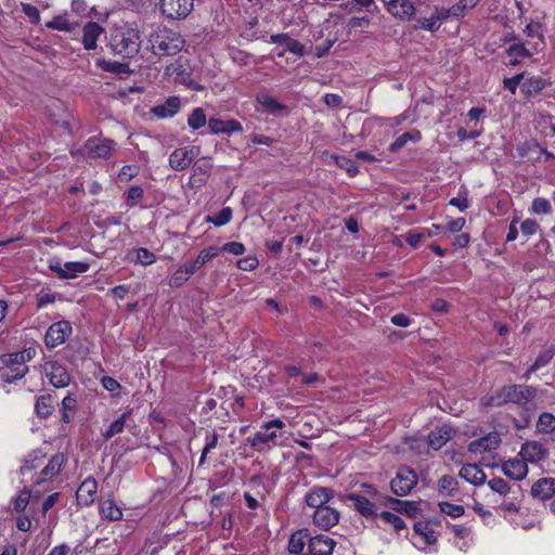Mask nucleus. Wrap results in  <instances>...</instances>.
<instances>
[{
  "instance_id": "3",
  "label": "nucleus",
  "mask_w": 555,
  "mask_h": 555,
  "mask_svg": "<svg viewBox=\"0 0 555 555\" xmlns=\"http://www.w3.org/2000/svg\"><path fill=\"white\" fill-rule=\"evenodd\" d=\"M139 31L130 27H120L113 31L111 36V47L115 53L131 57L139 52L140 49Z\"/></svg>"
},
{
  "instance_id": "39",
  "label": "nucleus",
  "mask_w": 555,
  "mask_h": 555,
  "mask_svg": "<svg viewBox=\"0 0 555 555\" xmlns=\"http://www.w3.org/2000/svg\"><path fill=\"white\" fill-rule=\"evenodd\" d=\"M459 491V481L455 477L444 475L438 480V492L443 496H454Z\"/></svg>"
},
{
  "instance_id": "17",
  "label": "nucleus",
  "mask_w": 555,
  "mask_h": 555,
  "mask_svg": "<svg viewBox=\"0 0 555 555\" xmlns=\"http://www.w3.org/2000/svg\"><path fill=\"white\" fill-rule=\"evenodd\" d=\"M98 482L93 477L86 478L76 492V499L79 505L90 506L95 501Z\"/></svg>"
},
{
  "instance_id": "15",
  "label": "nucleus",
  "mask_w": 555,
  "mask_h": 555,
  "mask_svg": "<svg viewBox=\"0 0 555 555\" xmlns=\"http://www.w3.org/2000/svg\"><path fill=\"white\" fill-rule=\"evenodd\" d=\"M449 17H451V14L448 9L435 7L429 17L417 18L416 27L423 30L435 33L440 28L442 21Z\"/></svg>"
},
{
  "instance_id": "11",
  "label": "nucleus",
  "mask_w": 555,
  "mask_h": 555,
  "mask_svg": "<svg viewBox=\"0 0 555 555\" xmlns=\"http://www.w3.org/2000/svg\"><path fill=\"white\" fill-rule=\"evenodd\" d=\"M72 334V325L67 321H59L53 323L47 331L44 341L48 348H55L69 337Z\"/></svg>"
},
{
  "instance_id": "13",
  "label": "nucleus",
  "mask_w": 555,
  "mask_h": 555,
  "mask_svg": "<svg viewBox=\"0 0 555 555\" xmlns=\"http://www.w3.org/2000/svg\"><path fill=\"white\" fill-rule=\"evenodd\" d=\"M160 9L169 18L185 17L193 9V0H160Z\"/></svg>"
},
{
  "instance_id": "40",
  "label": "nucleus",
  "mask_w": 555,
  "mask_h": 555,
  "mask_svg": "<svg viewBox=\"0 0 555 555\" xmlns=\"http://www.w3.org/2000/svg\"><path fill=\"white\" fill-rule=\"evenodd\" d=\"M309 534L307 530H299L293 533L288 541V551L292 554H300L307 541H309Z\"/></svg>"
},
{
  "instance_id": "54",
  "label": "nucleus",
  "mask_w": 555,
  "mask_h": 555,
  "mask_svg": "<svg viewBox=\"0 0 555 555\" xmlns=\"http://www.w3.org/2000/svg\"><path fill=\"white\" fill-rule=\"evenodd\" d=\"M555 354V349L553 347H548L541 351L539 356L537 357L535 361L531 365V371H538L541 367H544L550 363V361L553 359Z\"/></svg>"
},
{
  "instance_id": "36",
  "label": "nucleus",
  "mask_w": 555,
  "mask_h": 555,
  "mask_svg": "<svg viewBox=\"0 0 555 555\" xmlns=\"http://www.w3.org/2000/svg\"><path fill=\"white\" fill-rule=\"evenodd\" d=\"M220 253V248L217 246H208L199 251L196 259L191 262H186L193 273H196L205 263L216 258Z\"/></svg>"
},
{
  "instance_id": "14",
  "label": "nucleus",
  "mask_w": 555,
  "mask_h": 555,
  "mask_svg": "<svg viewBox=\"0 0 555 555\" xmlns=\"http://www.w3.org/2000/svg\"><path fill=\"white\" fill-rule=\"evenodd\" d=\"M165 76L184 85H191V72L186 60L178 59L165 68Z\"/></svg>"
},
{
  "instance_id": "59",
  "label": "nucleus",
  "mask_w": 555,
  "mask_h": 555,
  "mask_svg": "<svg viewBox=\"0 0 555 555\" xmlns=\"http://www.w3.org/2000/svg\"><path fill=\"white\" fill-rule=\"evenodd\" d=\"M488 486L492 491H494L501 495H506L511 491L509 485L504 479H502L500 477L490 479L488 481Z\"/></svg>"
},
{
  "instance_id": "60",
  "label": "nucleus",
  "mask_w": 555,
  "mask_h": 555,
  "mask_svg": "<svg viewBox=\"0 0 555 555\" xmlns=\"http://www.w3.org/2000/svg\"><path fill=\"white\" fill-rule=\"evenodd\" d=\"M144 191L139 185H132L127 193L126 203L129 207L134 206L140 199H142Z\"/></svg>"
},
{
  "instance_id": "35",
  "label": "nucleus",
  "mask_w": 555,
  "mask_h": 555,
  "mask_svg": "<svg viewBox=\"0 0 555 555\" xmlns=\"http://www.w3.org/2000/svg\"><path fill=\"white\" fill-rule=\"evenodd\" d=\"M546 86V80L541 78V77H535V76H531V77H527L522 79V82H521V92L526 95V96H537L538 94H540L542 92V90L545 88Z\"/></svg>"
},
{
  "instance_id": "23",
  "label": "nucleus",
  "mask_w": 555,
  "mask_h": 555,
  "mask_svg": "<svg viewBox=\"0 0 555 555\" xmlns=\"http://www.w3.org/2000/svg\"><path fill=\"white\" fill-rule=\"evenodd\" d=\"M502 470L511 479L522 480L528 474V466L522 459H512L502 465Z\"/></svg>"
},
{
  "instance_id": "62",
  "label": "nucleus",
  "mask_w": 555,
  "mask_h": 555,
  "mask_svg": "<svg viewBox=\"0 0 555 555\" xmlns=\"http://www.w3.org/2000/svg\"><path fill=\"white\" fill-rule=\"evenodd\" d=\"M221 250L234 256H241L245 253L246 248L241 242H228L222 247H220V251Z\"/></svg>"
},
{
  "instance_id": "27",
  "label": "nucleus",
  "mask_w": 555,
  "mask_h": 555,
  "mask_svg": "<svg viewBox=\"0 0 555 555\" xmlns=\"http://www.w3.org/2000/svg\"><path fill=\"white\" fill-rule=\"evenodd\" d=\"M519 455L526 463H534L545 456V449L538 441H527L522 444Z\"/></svg>"
},
{
  "instance_id": "48",
  "label": "nucleus",
  "mask_w": 555,
  "mask_h": 555,
  "mask_svg": "<svg viewBox=\"0 0 555 555\" xmlns=\"http://www.w3.org/2000/svg\"><path fill=\"white\" fill-rule=\"evenodd\" d=\"M36 413L40 417H48L53 412V400L51 396H41L38 398L36 405Z\"/></svg>"
},
{
  "instance_id": "52",
  "label": "nucleus",
  "mask_w": 555,
  "mask_h": 555,
  "mask_svg": "<svg viewBox=\"0 0 555 555\" xmlns=\"http://www.w3.org/2000/svg\"><path fill=\"white\" fill-rule=\"evenodd\" d=\"M232 215V209L230 207H224L216 216H208L206 218V222L214 223L216 227H222L231 221Z\"/></svg>"
},
{
  "instance_id": "61",
  "label": "nucleus",
  "mask_w": 555,
  "mask_h": 555,
  "mask_svg": "<svg viewBox=\"0 0 555 555\" xmlns=\"http://www.w3.org/2000/svg\"><path fill=\"white\" fill-rule=\"evenodd\" d=\"M22 11L28 17L30 23L38 24L40 22V13L35 5L30 3H22Z\"/></svg>"
},
{
  "instance_id": "51",
  "label": "nucleus",
  "mask_w": 555,
  "mask_h": 555,
  "mask_svg": "<svg viewBox=\"0 0 555 555\" xmlns=\"http://www.w3.org/2000/svg\"><path fill=\"white\" fill-rule=\"evenodd\" d=\"M507 55L509 63L516 65L520 59L529 56L530 53L522 43H514L508 48Z\"/></svg>"
},
{
  "instance_id": "46",
  "label": "nucleus",
  "mask_w": 555,
  "mask_h": 555,
  "mask_svg": "<svg viewBox=\"0 0 555 555\" xmlns=\"http://www.w3.org/2000/svg\"><path fill=\"white\" fill-rule=\"evenodd\" d=\"M537 430L542 434H551L555 430V416L543 412L537 422Z\"/></svg>"
},
{
  "instance_id": "4",
  "label": "nucleus",
  "mask_w": 555,
  "mask_h": 555,
  "mask_svg": "<svg viewBox=\"0 0 555 555\" xmlns=\"http://www.w3.org/2000/svg\"><path fill=\"white\" fill-rule=\"evenodd\" d=\"M33 349L5 356L4 366L0 369V375L7 383L22 378L27 372L26 362L33 358Z\"/></svg>"
},
{
  "instance_id": "20",
  "label": "nucleus",
  "mask_w": 555,
  "mask_h": 555,
  "mask_svg": "<svg viewBox=\"0 0 555 555\" xmlns=\"http://www.w3.org/2000/svg\"><path fill=\"white\" fill-rule=\"evenodd\" d=\"M378 503L380 506L389 507L392 511H396L398 513L405 514L409 516H413L417 512V506H416L415 502L395 499L390 495L380 496V500H378Z\"/></svg>"
},
{
  "instance_id": "5",
  "label": "nucleus",
  "mask_w": 555,
  "mask_h": 555,
  "mask_svg": "<svg viewBox=\"0 0 555 555\" xmlns=\"http://www.w3.org/2000/svg\"><path fill=\"white\" fill-rule=\"evenodd\" d=\"M284 427L285 423L281 418L266 422L254 436L247 438V442L258 451H262L264 448H272L276 446V439L280 436L278 429Z\"/></svg>"
},
{
  "instance_id": "63",
  "label": "nucleus",
  "mask_w": 555,
  "mask_h": 555,
  "mask_svg": "<svg viewBox=\"0 0 555 555\" xmlns=\"http://www.w3.org/2000/svg\"><path fill=\"white\" fill-rule=\"evenodd\" d=\"M539 229V224L533 219H526L520 224V230L522 235L525 236H531L533 235Z\"/></svg>"
},
{
  "instance_id": "31",
  "label": "nucleus",
  "mask_w": 555,
  "mask_h": 555,
  "mask_svg": "<svg viewBox=\"0 0 555 555\" xmlns=\"http://www.w3.org/2000/svg\"><path fill=\"white\" fill-rule=\"evenodd\" d=\"M533 498L547 500L555 494V478H542L531 487Z\"/></svg>"
},
{
  "instance_id": "49",
  "label": "nucleus",
  "mask_w": 555,
  "mask_h": 555,
  "mask_svg": "<svg viewBox=\"0 0 555 555\" xmlns=\"http://www.w3.org/2000/svg\"><path fill=\"white\" fill-rule=\"evenodd\" d=\"M331 162L346 170L350 177H354L358 173L357 165L349 158L339 155H330Z\"/></svg>"
},
{
  "instance_id": "1",
  "label": "nucleus",
  "mask_w": 555,
  "mask_h": 555,
  "mask_svg": "<svg viewBox=\"0 0 555 555\" xmlns=\"http://www.w3.org/2000/svg\"><path fill=\"white\" fill-rule=\"evenodd\" d=\"M146 33L149 49L155 55H176L184 47L181 35L163 25H150L143 28Z\"/></svg>"
},
{
  "instance_id": "8",
  "label": "nucleus",
  "mask_w": 555,
  "mask_h": 555,
  "mask_svg": "<svg viewBox=\"0 0 555 555\" xmlns=\"http://www.w3.org/2000/svg\"><path fill=\"white\" fill-rule=\"evenodd\" d=\"M417 475L410 467L402 466L397 470L395 478L390 482L391 491L398 496H404L417 483Z\"/></svg>"
},
{
  "instance_id": "21",
  "label": "nucleus",
  "mask_w": 555,
  "mask_h": 555,
  "mask_svg": "<svg viewBox=\"0 0 555 555\" xmlns=\"http://www.w3.org/2000/svg\"><path fill=\"white\" fill-rule=\"evenodd\" d=\"M336 542L325 534L309 539L308 547L311 555H332Z\"/></svg>"
},
{
  "instance_id": "25",
  "label": "nucleus",
  "mask_w": 555,
  "mask_h": 555,
  "mask_svg": "<svg viewBox=\"0 0 555 555\" xmlns=\"http://www.w3.org/2000/svg\"><path fill=\"white\" fill-rule=\"evenodd\" d=\"M376 526L386 530L388 527H391L396 532H400L405 529V522L402 518L397 516L396 514L387 511H383L377 513L375 517Z\"/></svg>"
},
{
  "instance_id": "32",
  "label": "nucleus",
  "mask_w": 555,
  "mask_h": 555,
  "mask_svg": "<svg viewBox=\"0 0 555 555\" xmlns=\"http://www.w3.org/2000/svg\"><path fill=\"white\" fill-rule=\"evenodd\" d=\"M331 499L330 490L326 488H315L306 495V503L317 509L326 506Z\"/></svg>"
},
{
  "instance_id": "24",
  "label": "nucleus",
  "mask_w": 555,
  "mask_h": 555,
  "mask_svg": "<svg viewBox=\"0 0 555 555\" xmlns=\"http://www.w3.org/2000/svg\"><path fill=\"white\" fill-rule=\"evenodd\" d=\"M454 435V430L449 425H442L428 435V444L434 450L441 449Z\"/></svg>"
},
{
  "instance_id": "28",
  "label": "nucleus",
  "mask_w": 555,
  "mask_h": 555,
  "mask_svg": "<svg viewBox=\"0 0 555 555\" xmlns=\"http://www.w3.org/2000/svg\"><path fill=\"white\" fill-rule=\"evenodd\" d=\"M208 127L210 132L214 134L238 132L243 129L242 125L237 120H222L220 118H210L208 120Z\"/></svg>"
},
{
  "instance_id": "34",
  "label": "nucleus",
  "mask_w": 555,
  "mask_h": 555,
  "mask_svg": "<svg viewBox=\"0 0 555 555\" xmlns=\"http://www.w3.org/2000/svg\"><path fill=\"white\" fill-rule=\"evenodd\" d=\"M100 513L105 519L111 521L120 520L124 516L121 508L111 498L100 501Z\"/></svg>"
},
{
  "instance_id": "33",
  "label": "nucleus",
  "mask_w": 555,
  "mask_h": 555,
  "mask_svg": "<svg viewBox=\"0 0 555 555\" xmlns=\"http://www.w3.org/2000/svg\"><path fill=\"white\" fill-rule=\"evenodd\" d=\"M460 476L466 481L479 486L486 480V474L477 464H466L460 470Z\"/></svg>"
},
{
  "instance_id": "44",
  "label": "nucleus",
  "mask_w": 555,
  "mask_h": 555,
  "mask_svg": "<svg viewBox=\"0 0 555 555\" xmlns=\"http://www.w3.org/2000/svg\"><path fill=\"white\" fill-rule=\"evenodd\" d=\"M130 255L133 262L142 266H150L156 261L155 254L144 247L134 248Z\"/></svg>"
},
{
  "instance_id": "47",
  "label": "nucleus",
  "mask_w": 555,
  "mask_h": 555,
  "mask_svg": "<svg viewBox=\"0 0 555 555\" xmlns=\"http://www.w3.org/2000/svg\"><path fill=\"white\" fill-rule=\"evenodd\" d=\"M207 118L202 107H196L188 117V125L193 130L203 128L206 125Z\"/></svg>"
},
{
  "instance_id": "56",
  "label": "nucleus",
  "mask_w": 555,
  "mask_h": 555,
  "mask_svg": "<svg viewBox=\"0 0 555 555\" xmlns=\"http://www.w3.org/2000/svg\"><path fill=\"white\" fill-rule=\"evenodd\" d=\"M479 0H460L456 4L448 9L451 16L453 17H460L464 14V11L466 9L474 8Z\"/></svg>"
},
{
  "instance_id": "50",
  "label": "nucleus",
  "mask_w": 555,
  "mask_h": 555,
  "mask_svg": "<svg viewBox=\"0 0 555 555\" xmlns=\"http://www.w3.org/2000/svg\"><path fill=\"white\" fill-rule=\"evenodd\" d=\"M98 65L105 72L116 73L118 75H127L129 74V68L126 64L116 62V61H98Z\"/></svg>"
},
{
  "instance_id": "43",
  "label": "nucleus",
  "mask_w": 555,
  "mask_h": 555,
  "mask_svg": "<svg viewBox=\"0 0 555 555\" xmlns=\"http://www.w3.org/2000/svg\"><path fill=\"white\" fill-rule=\"evenodd\" d=\"M422 139L420 130L413 129L398 137L389 146L390 152L400 151L409 141L418 142Z\"/></svg>"
},
{
  "instance_id": "16",
  "label": "nucleus",
  "mask_w": 555,
  "mask_h": 555,
  "mask_svg": "<svg viewBox=\"0 0 555 555\" xmlns=\"http://www.w3.org/2000/svg\"><path fill=\"white\" fill-rule=\"evenodd\" d=\"M270 42L285 46V50L278 53L279 57H283L285 51L291 52L299 57L306 54L305 46L298 40L291 38L287 34L271 35Z\"/></svg>"
},
{
  "instance_id": "7",
  "label": "nucleus",
  "mask_w": 555,
  "mask_h": 555,
  "mask_svg": "<svg viewBox=\"0 0 555 555\" xmlns=\"http://www.w3.org/2000/svg\"><path fill=\"white\" fill-rule=\"evenodd\" d=\"M90 264L85 261L62 262L59 258H52L49 261V269L63 280L75 279L78 274L89 270Z\"/></svg>"
},
{
  "instance_id": "26",
  "label": "nucleus",
  "mask_w": 555,
  "mask_h": 555,
  "mask_svg": "<svg viewBox=\"0 0 555 555\" xmlns=\"http://www.w3.org/2000/svg\"><path fill=\"white\" fill-rule=\"evenodd\" d=\"M500 442V435L498 433H490L480 439L472 441L468 446V450L472 453H481L495 449Z\"/></svg>"
},
{
  "instance_id": "29",
  "label": "nucleus",
  "mask_w": 555,
  "mask_h": 555,
  "mask_svg": "<svg viewBox=\"0 0 555 555\" xmlns=\"http://www.w3.org/2000/svg\"><path fill=\"white\" fill-rule=\"evenodd\" d=\"M256 102L261 106L262 112L280 116L286 112V106L269 94H258Z\"/></svg>"
},
{
  "instance_id": "55",
  "label": "nucleus",
  "mask_w": 555,
  "mask_h": 555,
  "mask_svg": "<svg viewBox=\"0 0 555 555\" xmlns=\"http://www.w3.org/2000/svg\"><path fill=\"white\" fill-rule=\"evenodd\" d=\"M439 508L443 514L449 515L452 518H459L465 513V509L462 505L452 504L449 502H440Z\"/></svg>"
},
{
  "instance_id": "37",
  "label": "nucleus",
  "mask_w": 555,
  "mask_h": 555,
  "mask_svg": "<svg viewBox=\"0 0 555 555\" xmlns=\"http://www.w3.org/2000/svg\"><path fill=\"white\" fill-rule=\"evenodd\" d=\"M64 463V455L62 453L54 454L48 464L43 467L40 473V478L38 482L46 481L48 479L53 478L60 472L62 465Z\"/></svg>"
},
{
  "instance_id": "64",
  "label": "nucleus",
  "mask_w": 555,
  "mask_h": 555,
  "mask_svg": "<svg viewBox=\"0 0 555 555\" xmlns=\"http://www.w3.org/2000/svg\"><path fill=\"white\" fill-rule=\"evenodd\" d=\"M259 264V261L256 257H245L237 261L238 269L243 271H253L255 270Z\"/></svg>"
},
{
  "instance_id": "10",
  "label": "nucleus",
  "mask_w": 555,
  "mask_h": 555,
  "mask_svg": "<svg viewBox=\"0 0 555 555\" xmlns=\"http://www.w3.org/2000/svg\"><path fill=\"white\" fill-rule=\"evenodd\" d=\"M386 11L397 20L409 22L415 17L416 8L411 0H380Z\"/></svg>"
},
{
  "instance_id": "45",
  "label": "nucleus",
  "mask_w": 555,
  "mask_h": 555,
  "mask_svg": "<svg viewBox=\"0 0 555 555\" xmlns=\"http://www.w3.org/2000/svg\"><path fill=\"white\" fill-rule=\"evenodd\" d=\"M193 271L190 269L188 263L180 266L176 272L172 274L169 285L171 287H180L182 286L192 275Z\"/></svg>"
},
{
  "instance_id": "42",
  "label": "nucleus",
  "mask_w": 555,
  "mask_h": 555,
  "mask_svg": "<svg viewBox=\"0 0 555 555\" xmlns=\"http://www.w3.org/2000/svg\"><path fill=\"white\" fill-rule=\"evenodd\" d=\"M132 411H125L117 420H115L109 427L102 434L103 437L108 440L117 434H120L125 427L128 418L130 417Z\"/></svg>"
},
{
  "instance_id": "22",
  "label": "nucleus",
  "mask_w": 555,
  "mask_h": 555,
  "mask_svg": "<svg viewBox=\"0 0 555 555\" xmlns=\"http://www.w3.org/2000/svg\"><path fill=\"white\" fill-rule=\"evenodd\" d=\"M46 372L53 386L61 388L69 384L70 376L61 364L55 362L47 363Z\"/></svg>"
},
{
  "instance_id": "38",
  "label": "nucleus",
  "mask_w": 555,
  "mask_h": 555,
  "mask_svg": "<svg viewBox=\"0 0 555 555\" xmlns=\"http://www.w3.org/2000/svg\"><path fill=\"white\" fill-rule=\"evenodd\" d=\"M210 169L211 164L207 160L196 163L193 168L194 173L191 177V184L195 186H201L205 184L209 176Z\"/></svg>"
},
{
  "instance_id": "12",
  "label": "nucleus",
  "mask_w": 555,
  "mask_h": 555,
  "mask_svg": "<svg viewBox=\"0 0 555 555\" xmlns=\"http://www.w3.org/2000/svg\"><path fill=\"white\" fill-rule=\"evenodd\" d=\"M115 146L116 142L113 140L92 137L86 142L85 150L91 158H108Z\"/></svg>"
},
{
  "instance_id": "30",
  "label": "nucleus",
  "mask_w": 555,
  "mask_h": 555,
  "mask_svg": "<svg viewBox=\"0 0 555 555\" xmlns=\"http://www.w3.org/2000/svg\"><path fill=\"white\" fill-rule=\"evenodd\" d=\"M181 107V101L178 96H170L165 103L152 107L151 112L158 118H169L175 116Z\"/></svg>"
},
{
  "instance_id": "2",
  "label": "nucleus",
  "mask_w": 555,
  "mask_h": 555,
  "mask_svg": "<svg viewBox=\"0 0 555 555\" xmlns=\"http://www.w3.org/2000/svg\"><path fill=\"white\" fill-rule=\"evenodd\" d=\"M537 395V389L532 386L509 385L496 390L493 395L485 398L483 404L490 406H501L505 403L526 404Z\"/></svg>"
},
{
  "instance_id": "19",
  "label": "nucleus",
  "mask_w": 555,
  "mask_h": 555,
  "mask_svg": "<svg viewBox=\"0 0 555 555\" xmlns=\"http://www.w3.org/2000/svg\"><path fill=\"white\" fill-rule=\"evenodd\" d=\"M104 27L96 22H88L82 27L81 43L86 50H94L98 47V39L104 34Z\"/></svg>"
},
{
  "instance_id": "18",
  "label": "nucleus",
  "mask_w": 555,
  "mask_h": 555,
  "mask_svg": "<svg viewBox=\"0 0 555 555\" xmlns=\"http://www.w3.org/2000/svg\"><path fill=\"white\" fill-rule=\"evenodd\" d=\"M339 521V513L331 506L317 509L313 514V522L321 529L328 530Z\"/></svg>"
},
{
  "instance_id": "57",
  "label": "nucleus",
  "mask_w": 555,
  "mask_h": 555,
  "mask_svg": "<svg viewBox=\"0 0 555 555\" xmlns=\"http://www.w3.org/2000/svg\"><path fill=\"white\" fill-rule=\"evenodd\" d=\"M414 530L417 534L424 538L427 544H433L437 540L436 532L433 529H430L426 524H416L414 526Z\"/></svg>"
},
{
  "instance_id": "6",
  "label": "nucleus",
  "mask_w": 555,
  "mask_h": 555,
  "mask_svg": "<svg viewBox=\"0 0 555 555\" xmlns=\"http://www.w3.org/2000/svg\"><path fill=\"white\" fill-rule=\"evenodd\" d=\"M367 493L374 501H371L364 495L358 493H350L346 496V501L352 506L362 517L374 520L377 516L378 508L382 507L378 503L380 496L376 489L367 486Z\"/></svg>"
},
{
  "instance_id": "9",
  "label": "nucleus",
  "mask_w": 555,
  "mask_h": 555,
  "mask_svg": "<svg viewBox=\"0 0 555 555\" xmlns=\"http://www.w3.org/2000/svg\"><path fill=\"white\" fill-rule=\"evenodd\" d=\"M201 147L196 145H188L176 149L169 155V166L177 171L186 169L193 159L199 155Z\"/></svg>"
},
{
  "instance_id": "58",
  "label": "nucleus",
  "mask_w": 555,
  "mask_h": 555,
  "mask_svg": "<svg viewBox=\"0 0 555 555\" xmlns=\"http://www.w3.org/2000/svg\"><path fill=\"white\" fill-rule=\"evenodd\" d=\"M552 210L551 203L543 197H537L532 202L531 211L535 215H547Z\"/></svg>"
},
{
  "instance_id": "41",
  "label": "nucleus",
  "mask_w": 555,
  "mask_h": 555,
  "mask_svg": "<svg viewBox=\"0 0 555 555\" xmlns=\"http://www.w3.org/2000/svg\"><path fill=\"white\" fill-rule=\"evenodd\" d=\"M46 27L49 29L72 33L76 28V24L68 20L67 13H64L56 15L51 21L47 22Z\"/></svg>"
},
{
  "instance_id": "53",
  "label": "nucleus",
  "mask_w": 555,
  "mask_h": 555,
  "mask_svg": "<svg viewBox=\"0 0 555 555\" xmlns=\"http://www.w3.org/2000/svg\"><path fill=\"white\" fill-rule=\"evenodd\" d=\"M218 440H219V435L216 433V431H210L206 435V438H205V446L203 448V451H202V455H201V459H199V465H203L206 461V456L207 454L217 448V444H218Z\"/></svg>"
}]
</instances>
